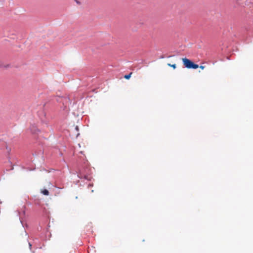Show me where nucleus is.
<instances>
[{
    "label": "nucleus",
    "mask_w": 253,
    "mask_h": 253,
    "mask_svg": "<svg viewBox=\"0 0 253 253\" xmlns=\"http://www.w3.org/2000/svg\"><path fill=\"white\" fill-rule=\"evenodd\" d=\"M92 185L90 184H88V186H91Z\"/></svg>",
    "instance_id": "nucleus-15"
},
{
    "label": "nucleus",
    "mask_w": 253,
    "mask_h": 253,
    "mask_svg": "<svg viewBox=\"0 0 253 253\" xmlns=\"http://www.w3.org/2000/svg\"><path fill=\"white\" fill-rule=\"evenodd\" d=\"M164 57H164V55H162V56H161V57H160V58H164Z\"/></svg>",
    "instance_id": "nucleus-13"
},
{
    "label": "nucleus",
    "mask_w": 253,
    "mask_h": 253,
    "mask_svg": "<svg viewBox=\"0 0 253 253\" xmlns=\"http://www.w3.org/2000/svg\"><path fill=\"white\" fill-rule=\"evenodd\" d=\"M41 113L43 114L44 115V116H45V114H44V112H43L42 111V112H41Z\"/></svg>",
    "instance_id": "nucleus-14"
},
{
    "label": "nucleus",
    "mask_w": 253,
    "mask_h": 253,
    "mask_svg": "<svg viewBox=\"0 0 253 253\" xmlns=\"http://www.w3.org/2000/svg\"><path fill=\"white\" fill-rule=\"evenodd\" d=\"M57 101L59 102H62L63 105H65V106H66L69 103H71L70 99L68 97H61L59 98V99L57 100Z\"/></svg>",
    "instance_id": "nucleus-4"
},
{
    "label": "nucleus",
    "mask_w": 253,
    "mask_h": 253,
    "mask_svg": "<svg viewBox=\"0 0 253 253\" xmlns=\"http://www.w3.org/2000/svg\"><path fill=\"white\" fill-rule=\"evenodd\" d=\"M31 132L33 134L37 133L40 131V130L37 128V126L35 125H32L30 127Z\"/></svg>",
    "instance_id": "nucleus-5"
},
{
    "label": "nucleus",
    "mask_w": 253,
    "mask_h": 253,
    "mask_svg": "<svg viewBox=\"0 0 253 253\" xmlns=\"http://www.w3.org/2000/svg\"><path fill=\"white\" fill-rule=\"evenodd\" d=\"M84 163L85 164V165H86L85 163L87 162V160H84ZM88 171V168L86 166H85L83 169L79 170V172L78 173V177L81 179H86L87 180H90Z\"/></svg>",
    "instance_id": "nucleus-1"
},
{
    "label": "nucleus",
    "mask_w": 253,
    "mask_h": 253,
    "mask_svg": "<svg viewBox=\"0 0 253 253\" xmlns=\"http://www.w3.org/2000/svg\"><path fill=\"white\" fill-rule=\"evenodd\" d=\"M80 153L81 154H83V152H82V151H81Z\"/></svg>",
    "instance_id": "nucleus-17"
},
{
    "label": "nucleus",
    "mask_w": 253,
    "mask_h": 253,
    "mask_svg": "<svg viewBox=\"0 0 253 253\" xmlns=\"http://www.w3.org/2000/svg\"><path fill=\"white\" fill-rule=\"evenodd\" d=\"M200 68L201 69H204V68H205V66H202V65H201V66H200Z\"/></svg>",
    "instance_id": "nucleus-12"
},
{
    "label": "nucleus",
    "mask_w": 253,
    "mask_h": 253,
    "mask_svg": "<svg viewBox=\"0 0 253 253\" xmlns=\"http://www.w3.org/2000/svg\"><path fill=\"white\" fill-rule=\"evenodd\" d=\"M168 65L169 66H170V67H172L173 69H175V68H176V64H170V63H169V64H168Z\"/></svg>",
    "instance_id": "nucleus-8"
},
{
    "label": "nucleus",
    "mask_w": 253,
    "mask_h": 253,
    "mask_svg": "<svg viewBox=\"0 0 253 253\" xmlns=\"http://www.w3.org/2000/svg\"><path fill=\"white\" fill-rule=\"evenodd\" d=\"M6 149L7 150V152L9 153L10 151V149L8 148L7 147H6Z\"/></svg>",
    "instance_id": "nucleus-11"
},
{
    "label": "nucleus",
    "mask_w": 253,
    "mask_h": 253,
    "mask_svg": "<svg viewBox=\"0 0 253 253\" xmlns=\"http://www.w3.org/2000/svg\"><path fill=\"white\" fill-rule=\"evenodd\" d=\"M132 74V73H129V74H127V75H126L125 76H124V78L126 79H129L130 77H131V75Z\"/></svg>",
    "instance_id": "nucleus-7"
},
{
    "label": "nucleus",
    "mask_w": 253,
    "mask_h": 253,
    "mask_svg": "<svg viewBox=\"0 0 253 253\" xmlns=\"http://www.w3.org/2000/svg\"><path fill=\"white\" fill-rule=\"evenodd\" d=\"M29 246L30 250L33 252V253H35L34 251H32V246H33L34 248L36 249H41L42 247L41 246V242L39 239L35 238L33 240V242H29Z\"/></svg>",
    "instance_id": "nucleus-3"
},
{
    "label": "nucleus",
    "mask_w": 253,
    "mask_h": 253,
    "mask_svg": "<svg viewBox=\"0 0 253 253\" xmlns=\"http://www.w3.org/2000/svg\"><path fill=\"white\" fill-rule=\"evenodd\" d=\"M76 129H78V126H76Z\"/></svg>",
    "instance_id": "nucleus-16"
},
{
    "label": "nucleus",
    "mask_w": 253,
    "mask_h": 253,
    "mask_svg": "<svg viewBox=\"0 0 253 253\" xmlns=\"http://www.w3.org/2000/svg\"><path fill=\"white\" fill-rule=\"evenodd\" d=\"M42 193L44 195H49V191L47 189H44L42 191Z\"/></svg>",
    "instance_id": "nucleus-6"
},
{
    "label": "nucleus",
    "mask_w": 253,
    "mask_h": 253,
    "mask_svg": "<svg viewBox=\"0 0 253 253\" xmlns=\"http://www.w3.org/2000/svg\"><path fill=\"white\" fill-rule=\"evenodd\" d=\"M41 121H42V122H43V123H45L46 124H47L46 122V121H44V120H43V119L41 118Z\"/></svg>",
    "instance_id": "nucleus-10"
},
{
    "label": "nucleus",
    "mask_w": 253,
    "mask_h": 253,
    "mask_svg": "<svg viewBox=\"0 0 253 253\" xmlns=\"http://www.w3.org/2000/svg\"><path fill=\"white\" fill-rule=\"evenodd\" d=\"M4 67L5 68L8 67V65H7L6 66H4L2 63L0 62V68H1V67Z\"/></svg>",
    "instance_id": "nucleus-9"
},
{
    "label": "nucleus",
    "mask_w": 253,
    "mask_h": 253,
    "mask_svg": "<svg viewBox=\"0 0 253 253\" xmlns=\"http://www.w3.org/2000/svg\"><path fill=\"white\" fill-rule=\"evenodd\" d=\"M183 64L185 67L188 69H196L199 67V65L194 63L193 61L186 58L182 59Z\"/></svg>",
    "instance_id": "nucleus-2"
}]
</instances>
